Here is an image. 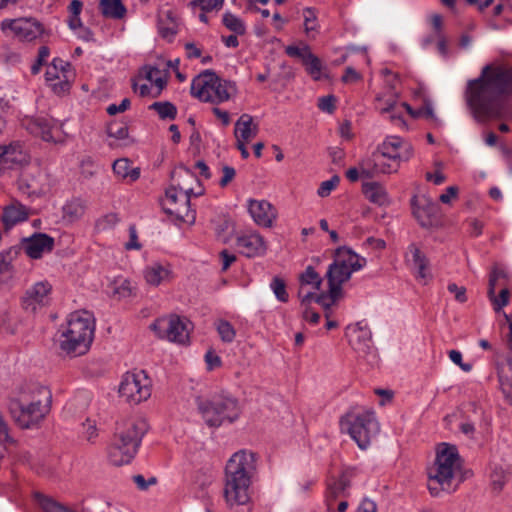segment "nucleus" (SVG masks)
Listing matches in <instances>:
<instances>
[{
	"mask_svg": "<svg viewBox=\"0 0 512 512\" xmlns=\"http://www.w3.org/2000/svg\"><path fill=\"white\" fill-rule=\"evenodd\" d=\"M512 94V69L486 65L478 78L467 82L464 99L472 117L480 123L507 116L506 98Z\"/></svg>",
	"mask_w": 512,
	"mask_h": 512,
	"instance_id": "f257e3e1",
	"label": "nucleus"
},
{
	"mask_svg": "<svg viewBox=\"0 0 512 512\" xmlns=\"http://www.w3.org/2000/svg\"><path fill=\"white\" fill-rule=\"evenodd\" d=\"M52 394L38 383L27 384L18 395L9 402V411L13 421L22 429H32L49 414Z\"/></svg>",
	"mask_w": 512,
	"mask_h": 512,
	"instance_id": "f03ea898",
	"label": "nucleus"
},
{
	"mask_svg": "<svg viewBox=\"0 0 512 512\" xmlns=\"http://www.w3.org/2000/svg\"><path fill=\"white\" fill-rule=\"evenodd\" d=\"M256 472V455L248 450L235 452L227 461L224 473V498L229 507L250 501V486Z\"/></svg>",
	"mask_w": 512,
	"mask_h": 512,
	"instance_id": "7ed1b4c3",
	"label": "nucleus"
},
{
	"mask_svg": "<svg viewBox=\"0 0 512 512\" xmlns=\"http://www.w3.org/2000/svg\"><path fill=\"white\" fill-rule=\"evenodd\" d=\"M462 461L456 446L441 443L436 449V457L428 468V489L433 496L442 492H455L463 481Z\"/></svg>",
	"mask_w": 512,
	"mask_h": 512,
	"instance_id": "20e7f679",
	"label": "nucleus"
},
{
	"mask_svg": "<svg viewBox=\"0 0 512 512\" xmlns=\"http://www.w3.org/2000/svg\"><path fill=\"white\" fill-rule=\"evenodd\" d=\"M94 331V319L89 312L71 313L60 334V349L71 357L86 354L92 344Z\"/></svg>",
	"mask_w": 512,
	"mask_h": 512,
	"instance_id": "39448f33",
	"label": "nucleus"
},
{
	"mask_svg": "<svg viewBox=\"0 0 512 512\" xmlns=\"http://www.w3.org/2000/svg\"><path fill=\"white\" fill-rule=\"evenodd\" d=\"M146 431L147 423L144 420L129 419L122 422L108 447L109 461L115 466L130 463Z\"/></svg>",
	"mask_w": 512,
	"mask_h": 512,
	"instance_id": "423d86ee",
	"label": "nucleus"
},
{
	"mask_svg": "<svg viewBox=\"0 0 512 512\" xmlns=\"http://www.w3.org/2000/svg\"><path fill=\"white\" fill-rule=\"evenodd\" d=\"M196 404L202 419L210 427L233 423L240 415L238 401L227 394L197 397Z\"/></svg>",
	"mask_w": 512,
	"mask_h": 512,
	"instance_id": "0eeeda50",
	"label": "nucleus"
},
{
	"mask_svg": "<svg viewBox=\"0 0 512 512\" xmlns=\"http://www.w3.org/2000/svg\"><path fill=\"white\" fill-rule=\"evenodd\" d=\"M236 93L235 83L221 79L211 70L200 73L191 83V95L202 102L220 104L231 99Z\"/></svg>",
	"mask_w": 512,
	"mask_h": 512,
	"instance_id": "6e6552de",
	"label": "nucleus"
},
{
	"mask_svg": "<svg viewBox=\"0 0 512 512\" xmlns=\"http://www.w3.org/2000/svg\"><path fill=\"white\" fill-rule=\"evenodd\" d=\"M366 259L349 248H338L335 259L328 267L326 277L332 297H341L342 284L348 281L353 272L362 269Z\"/></svg>",
	"mask_w": 512,
	"mask_h": 512,
	"instance_id": "1a4fd4ad",
	"label": "nucleus"
},
{
	"mask_svg": "<svg viewBox=\"0 0 512 512\" xmlns=\"http://www.w3.org/2000/svg\"><path fill=\"white\" fill-rule=\"evenodd\" d=\"M366 259L349 248H338L335 259L328 267L326 277L332 297H341L342 284L348 281L353 272L362 269Z\"/></svg>",
	"mask_w": 512,
	"mask_h": 512,
	"instance_id": "9d476101",
	"label": "nucleus"
},
{
	"mask_svg": "<svg viewBox=\"0 0 512 512\" xmlns=\"http://www.w3.org/2000/svg\"><path fill=\"white\" fill-rule=\"evenodd\" d=\"M342 432H346L360 449H366L379 433L375 413L370 410L349 411L340 420Z\"/></svg>",
	"mask_w": 512,
	"mask_h": 512,
	"instance_id": "9b49d317",
	"label": "nucleus"
},
{
	"mask_svg": "<svg viewBox=\"0 0 512 512\" xmlns=\"http://www.w3.org/2000/svg\"><path fill=\"white\" fill-rule=\"evenodd\" d=\"M179 190L172 187L166 191L165 198L162 201L164 211L176 219L185 222L193 223L195 220V212L190 209L191 195L199 196L202 194V189L194 191L191 187H186L181 184Z\"/></svg>",
	"mask_w": 512,
	"mask_h": 512,
	"instance_id": "f8f14e48",
	"label": "nucleus"
},
{
	"mask_svg": "<svg viewBox=\"0 0 512 512\" xmlns=\"http://www.w3.org/2000/svg\"><path fill=\"white\" fill-rule=\"evenodd\" d=\"M151 386V380L144 371H131L123 376L119 394L127 402L139 404L151 396Z\"/></svg>",
	"mask_w": 512,
	"mask_h": 512,
	"instance_id": "ddd939ff",
	"label": "nucleus"
},
{
	"mask_svg": "<svg viewBox=\"0 0 512 512\" xmlns=\"http://www.w3.org/2000/svg\"><path fill=\"white\" fill-rule=\"evenodd\" d=\"M151 328L161 339L178 344H187L191 330V323L176 315L157 319Z\"/></svg>",
	"mask_w": 512,
	"mask_h": 512,
	"instance_id": "4468645a",
	"label": "nucleus"
},
{
	"mask_svg": "<svg viewBox=\"0 0 512 512\" xmlns=\"http://www.w3.org/2000/svg\"><path fill=\"white\" fill-rule=\"evenodd\" d=\"M1 30H10L14 37L25 42H32L47 33L44 25L34 17L5 19L1 22Z\"/></svg>",
	"mask_w": 512,
	"mask_h": 512,
	"instance_id": "2eb2a0df",
	"label": "nucleus"
},
{
	"mask_svg": "<svg viewBox=\"0 0 512 512\" xmlns=\"http://www.w3.org/2000/svg\"><path fill=\"white\" fill-rule=\"evenodd\" d=\"M75 73L67 61L54 58L47 66L45 80L55 94H64L69 91Z\"/></svg>",
	"mask_w": 512,
	"mask_h": 512,
	"instance_id": "dca6fc26",
	"label": "nucleus"
},
{
	"mask_svg": "<svg viewBox=\"0 0 512 512\" xmlns=\"http://www.w3.org/2000/svg\"><path fill=\"white\" fill-rule=\"evenodd\" d=\"M363 176L368 178L375 177L379 174H389L398 171L400 164L396 160L386 158L376 152L370 157L363 159L360 163Z\"/></svg>",
	"mask_w": 512,
	"mask_h": 512,
	"instance_id": "f3484780",
	"label": "nucleus"
},
{
	"mask_svg": "<svg viewBox=\"0 0 512 512\" xmlns=\"http://www.w3.org/2000/svg\"><path fill=\"white\" fill-rule=\"evenodd\" d=\"M375 152L386 158L396 160L399 164L408 161L412 156L410 144L397 136L387 137Z\"/></svg>",
	"mask_w": 512,
	"mask_h": 512,
	"instance_id": "a211bd4d",
	"label": "nucleus"
},
{
	"mask_svg": "<svg viewBox=\"0 0 512 512\" xmlns=\"http://www.w3.org/2000/svg\"><path fill=\"white\" fill-rule=\"evenodd\" d=\"M51 285L47 281H41L31 286L23 297V308L30 312L46 306L50 302Z\"/></svg>",
	"mask_w": 512,
	"mask_h": 512,
	"instance_id": "6ab92c4d",
	"label": "nucleus"
},
{
	"mask_svg": "<svg viewBox=\"0 0 512 512\" xmlns=\"http://www.w3.org/2000/svg\"><path fill=\"white\" fill-rule=\"evenodd\" d=\"M248 212L253 221L261 227L270 228L277 218L276 208L267 200H248Z\"/></svg>",
	"mask_w": 512,
	"mask_h": 512,
	"instance_id": "aec40b11",
	"label": "nucleus"
},
{
	"mask_svg": "<svg viewBox=\"0 0 512 512\" xmlns=\"http://www.w3.org/2000/svg\"><path fill=\"white\" fill-rule=\"evenodd\" d=\"M345 335L350 346L357 352L366 353L372 344V333L367 324L358 322L346 327Z\"/></svg>",
	"mask_w": 512,
	"mask_h": 512,
	"instance_id": "412c9836",
	"label": "nucleus"
},
{
	"mask_svg": "<svg viewBox=\"0 0 512 512\" xmlns=\"http://www.w3.org/2000/svg\"><path fill=\"white\" fill-rule=\"evenodd\" d=\"M375 107L381 114L390 113L392 122H403L401 117L403 110L412 113L411 106L405 102H398L393 94L377 96Z\"/></svg>",
	"mask_w": 512,
	"mask_h": 512,
	"instance_id": "4be33fe9",
	"label": "nucleus"
},
{
	"mask_svg": "<svg viewBox=\"0 0 512 512\" xmlns=\"http://www.w3.org/2000/svg\"><path fill=\"white\" fill-rule=\"evenodd\" d=\"M236 247L241 254L247 257L260 256L266 251L264 239L257 232H249L237 236Z\"/></svg>",
	"mask_w": 512,
	"mask_h": 512,
	"instance_id": "5701e85b",
	"label": "nucleus"
},
{
	"mask_svg": "<svg viewBox=\"0 0 512 512\" xmlns=\"http://www.w3.org/2000/svg\"><path fill=\"white\" fill-rule=\"evenodd\" d=\"M28 161V156L19 143L0 146V172L13 169Z\"/></svg>",
	"mask_w": 512,
	"mask_h": 512,
	"instance_id": "b1692460",
	"label": "nucleus"
},
{
	"mask_svg": "<svg viewBox=\"0 0 512 512\" xmlns=\"http://www.w3.org/2000/svg\"><path fill=\"white\" fill-rule=\"evenodd\" d=\"M54 239L44 233H37L24 240L23 248L26 254L33 259L41 258L44 253L52 251Z\"/></svg>",
	"mask_w": 512,
	"mask_h": 512,
	"instance_id": "393cba45",
	"label": "nucleus"
},
{
	"mask_svg": "<svg viewBox=\"0 0 512 512\" xmlns=\"http://www.w3.org/2000/svg\"><path fill=\"white\" fill-rule=\"evenodd\" d=\"M143 276L147 284L159 286L173 279V271L169 264L154 262L146 266L143 271Z\"/></svg>",
	"mask_w": 512,
	"mask_h": 512,
	"instance_id": "a878e982",
	"label": "nucleus"
},
{
	"mask_svg": "<svg viewBox=\"0 0 512 512\" xmlns=\"http://www.w3.org/2000/svg\"><path fill=\"white\" fill-rule=\"evenodd\" d=\"M30 209L17 200H13L3 209L2 222L6 230L11 229L16 224L26 221L29 217Z\"/></svg>",
	"mask_w": 512,
	"mask_h": 512,
	"instance_id": "bb28decb",
	"label": "nucleus"
},
{
	"mask_svg": "<svg viewBox=\"0 0 512 512\" xmlns=\"http://www.w3.org/2000/svg\"><path fill=\"white\" fill-rule=\"evenodd\" d=\"M299 280L301 287L299 289L298 296L302 303H309L315 297V294L312 291H305V286H311L312 290H319L322 278L312 266H308L300 275Z\"/></svg>",
	"mask_w": 512,
	"mask_h": 512,
	"instance_id": "cd10ccee",
	"label": "nucleus"
},
{
	"mask_svg": "<svg viewBox=\"0 0 512 512\" xmlns=\"http://www.w3.org/2000/svg\"><path fill=\"white\" fill-rule=\"evenodd\" d=\"M350 479L344 473L339 479L328 485L326 494V504L329 511H334V504L337 499L346 498L349 495Z\"/></svg>",
	"mask_w": 512,
	"mask_h": 512,
	"instance_id": "c85d7f7f",
	"label": "nucleus"
},
{
	"mask_svg": "<svg viewBox=\"0 0 512 512\" xmlns=\"http://www.w3.org/2000/svg\"><path fill=\"white\" fill-rule=\"evenodd\" d=\"M258 124L254 123L249 114H242L235 123L234 136L236 141L250 142L258 134Z\"/></svg>",
	"mask_w": 512,
	"mask_h": 512,
	"instance_id": "c756f323",
	"label": "nucleus"
},
{
	"mask_svg": "<svg viewBox=\"0 0 512 512\" xmlns=\"http://www.w3.org/2000/svg\"><path fill=\"white\" fill-rule=\"evenodd\" d=\"M146 80L149 84L155 87L153 97H158L167 83V73L154 66L146 65L139 73V81Z\"/></svg>",
	"mask_w": 512,
	"mask_h": 512,
	"instance_id": "7c9ffc66",
	"label": "nucleus"
},
{
	"mask_svg": "<svg viewBox=\"0 0 512 512\" xmlns=\"http://www.w3.org/2000/svg\"><path fill=\"white\" fill-rule=\"evenodd\" d=\"M41 178L43 174L40 171L36 174L24 173L18 180V188L27 196H38L45 191Z\"/></svg>",
	"mask_w": 512,
	"mask_h": 512,
	"instance_id": "2f4dec72",
	"label": "nucleus"
},
{
	"mask_svg": "<svg viewBox=\"0 0 512 512\" xmlns=\"http://www.w3.org/2000/svg\"><path fill=\"white\" fill-rule=\"evenodd\" d=\"M406 258L407 261L412 262L414 267L417 269L418 278L423 280L430 278L428 260L425 254L421 252L420 248L415 243H411L408 246Z\"/></svg>",
	"mask_w": 512,
	"mask_h": 512,
	"instance_id": "473e14b6",
	"label": "nucleus"
},
{
	"mask_svg": "<svg viewBox=\"0 0 512 512\" xmlns=\"http://www.w3.org/2000/svg\"><path fill=\"white\" fill-rule=\"evenodd\" d=\"M223 4L224 0H192L189 7L201 22L207 24L209 22L207 14L218 12L222 9Z\"/></svg>",
	"mask_w": 512,
	"mask_h": 512,
	"instance_id": "72a5a7b5",
	"label": "nucleus"
},
{
	"mask_svg": "<svg viewBox=\"0 0 512 512\" xmlns=\"http://www.w3.org/2000/svg\"><path fill=\"white\" fill-rule=\"evenodd\" d=\"M365 197L372 203L385 206L390 203L388 193L383 185L378 182H367L362 186Z\"/></svg>",
	"mask_w": 512,
	"mask_h": 512,
	"instance_id": "f704fd0d",
	"label": "nucleus"
},
{
	"mask_svg": "<svg viewBox=\"0 0 512 512\" xmlns=\"http://www.w3.org/2000/svg\"><path fill=\"white\" fill-rule=\"evenodd\" d=\"M86 203L80 198H73L63 206V219L68 222H75L81 219L86 211Z\"/></svg>",
	"mask_w": 512,
	"mask_h": 512,
	"instance_id": "c9c22d12",
	"label": "nucleus"
},
{
	"mask_svg": "<svg viewBox=\"0 0 512 512\" xmlns=\"http://www.w3.org/2000/svg\"><path fill=\"white\" fill-rule=\"evenodd\" d=\"M99 10L104 17L116 20L124 18L126 14L121 0H100Z\"/></svg>",
	"mask_w": 512,
	"mask_h": 512,
	"instance_id": "e433bc0d",
	"label": "nucleus"
},
{
	"mask_svg": "<svg viewBox=\"0 0 512 512\" xmlns=\"http://www.w3.org/2000/svg\"><path fill=\"white\" fill-rule=\"evenodd\" d=\"M413 213L421 226L430 227L436 220L437 206L427 202L423 205L416 206Z\"/></svg>",
	"mask_w": 512,
	"mask_h": 512,
	"instance_id": "4c0bfd02",
	"label": "nucleus"
},
{
	"mask_svg": "<svg viewBox=\"0 0 512 512\" xmlns=\"http://www.w3.org/2000/svg\"><path fill=\"white\" fill-rule=\"evenodd\" d=\"M114 173L122 179H128L133 182L140 177V169L131 167V162L127 158L117 159L113 163Z\"/></svg>",
	"mask_w": 512,
	"mask_h": 512,
	"instance_id": "58836bf2",
	"label": "nucleus"
},
{
	"mask_svg": "<svg viewBox=\"0 0 512 512\" xmlns=\"http://www.w3.org/2000/svg\"><path fill=\"white\" fill-rule=\"evenodd\" d=\"M28 129L32 134L41 137L44 141L53 140L52 126L49 120L45 118L31 120L28 124Z\"/></svg>",
	"mask_w": 512,
	"mask_h": 512,
	"instance_id": "ea45409f",
	"label": "nucleus"
},
{
	"mask_svg": "<svg viewBox=\"0 0 512 512\" xmlns=\"http://www.w3.org/2000/svg\"><path fill=\"white\" fill-rule=\"evenodd\" d=\"M498 378L503 393L512 398V359H508L505 365L498 367Z\"/></svg>",
	"mask_w": 512,
	"mask_h": 512,
	"instance_id": "a19ab883",
	"label": "nucleus"
},
{
	"mask_svg": "<svg viewBox=\"0 0 512 512\" xmlns=\"http://www.w3.org/2000/svg\"><path fill=\"white\" fill-rule=\"evenodd\" d=\"M110 293L117 299H125L132 295V286L128 279L118 277L109 284Z\"/></svg>",
	"mask_w": 512,
	"mask_h": 512,
	"instance_id": "79ce46f5",
	"label": "nucleus"
},
{
	"mask_svg": "<svg viewBox=\"0 0 512 512\" xmlns=\"http://www.w3.org/2000/svg\"><path fill=\"white\" fill-rule=\"evenodd\" d=\"M223 25L236 35H243L246 32L244 21L231 12H225L222 18Z\"/></svg>",
	"mask_w": 512,
	"mask_h": 512,
	"instance_id": "37998d69",
	"label": "nucleus"
},
{
	"mask_svg": "<svg viewBox=\"0 0 512 512\" xmlns=\"http://www.w3.org/2000/svg\"><path fill=\"white\" fill-rule=\"evenodd\" d=\"M409 114L415 118H417V117L425 118L436 125L440 124V120L434 112L432 102L428 99L424 100L422 107H420L416 111H414L412 109V113H409Z\"/></svg>",
	"mask_w": 512,
	"mask_h": 512,
	"instance_id": "c03bdc74",
	"label": "nucleus"
},
{
	"mask_svg": "<svg viewBox=\"0 0 512 512\" xmlns=\"http://www.w3.org/2000/svg\"><path fill=\"white\" fill-rule=\"evenodd\" d=\"M107 133L110 138L115 141H122L120 145H126L128 143V127L121 123H110L107 127Z\"/></svg>",
	"mask_w": 512,
	"mask_h": 512,
	"instance_id": "a18cd8bd",
	"label": "nucleus"
},
{
	"mask_svg": "<svg viewBox=\"0 0 512 512\" xmlns=\"http://www.w3.org/2000/svg\"><path fill=\"white\" fill-rule=\"evenodd\" d=\"M149 109L155 110L161 119H174L177 114L176 107L170 102H154Z\"/></svg>",
	"mask_w": 512,
	"mask_h": 512,
	"instance_id": "49530a36",
	"label": "nucleus"
},
{
	"mask_svg": "<svg viewBox=\"0 0 512 512\" xmlns=\"http://www.w3.org/2000/svg\"><path fill=\"white\" fill-rule=\"evenodd\" d=\"M216 330L223 342L231 343L236 336V331L232 324L226 320L216 322Z\"/></svg>",
	"mask_w": 512,
	"mask_h": 512,
	"instance_id": "de8ad7c7",
	"label": "nucleus"
},
{
	"mask_svg": "<svg viewBox=\"0 0 512 512\" xmlns=\"http://www.w3.org/2000/svg\"><path fill=\"white\" fill-rule=\"evenodd\" d=\"M285 52L290 57L300 59L303 64L312 54L310 47L304 43L301 45H289L285 48Z\"/></svg>",
	"mask_w": 512,
	"mask_h": 512,
	"instance_id": "09e8293b",
	"label": "nucleus"
},
{
	"mask_svg": "<svg viewBox=\"0 0 512 512\" xmlns=\"http://www.w3.org/2000/svg\"><path fill=\"white\" fill-rule=\"evenodd\" d=\"M303 65L305 66L307 73L314 80H319L321 78L322 63L316 55L312 53L311 56L306 60V62Z\"/></svg>",
	"mask_w": 512,
	"mask_h": 512,
	"instance_id": "8fccbe9b",
	"label": "nucleus"
},
{
	"mask_svg": "<svg viewBox=\"0 0 512 512\" xmlns=\"http://www.w3.org/2000/svg\"><path fill=\"white\" fill-rule=\"evenodd\" d=\"M270 288L280 302L286 303L288 301L289 295L286 290V283L282 278L274 277L270 283Z\"/></svg>",
	"mask_w": 512,
	"mask_h": 512,
	"instance_id": "3c124183",
	"label": "nucleus"
},
{
	"mask_svg": "<svg viewBox=\"0 0 512 512\" xmlns=\"http://www.w3.org/2000/svg\"><path fill=\"white\" fill-rule=\"evenodd\" d=\"M508 480V474L501 467H495L491 473V483L495 491H501Z\"/></svg>",
	"mask_w": 512,
	"mask_h": 512,
	"instance_id": "603ef678",
	"label": "nucleus"
},
{
	"mask_svg": "<svg viewBox=\"0 0 512 512\" xmlns=\"http://www.w3.org/2000/svg\"><path fill=\"white\" fill-rule=\"evenodd\" d=\"M40 505L44 512H72L63 505L55 502L54 500L46 497L40 498Z\"/></svg>",
	"mask_w": 512,
	"mask_h": 512,
	"instance_id": "864d4df0",
	"label": "nucleus"
},
{
	"mask_svg": "<svg viewBox=\"0 0 512 512\" xmlns=\"http://www.w3.org/2000/svg\"><path fill=\"white\" fill-rule=\"evenodd\" d=\"M510 292L507 288L501 289L499 296L494 294L493 299H489L492 302L494 310L496 312L500 311L503 307L507 306L509 303Z\"/></svg>",
	"mask_w": 512,
	"mask_h": 512,
	"instance_id": "5fc2aeb1",
	"label": "nucleus"
},
{
	"mask_svg": "<svg viewBox=\"0 0 512 512\" xmlns=\"http://www.w3.org/2000/svg\"><path fill=\"white\" fill-rule=\"evenodd\" d=\"M338 183H339V178L337 176H334L329 180L323 181L318 188V191H317L318 195L320 197L328 196L331 193V191L336 188Z\"/></svg>",
	"mask_w": 512,
	"mask_h": 512,
	"instance_id": "6e6d98bb",
	"label": "nucleus"
},
{
	"mask_svg": "<svg viewBox=\"0 0 512 512\" xmlns=\"http://www.w3.org/2000/svg\"><path fill=\"white\" fill-rule=\"evenodd\" d=\"M504 276L505 275H504L503 270L498 269V268L493 269V271L490 275L489 284H488V293L487 294H488L489 299L494 298L496 283L501 277H504Z\"/></svg>",
	"mask_w": 512,
	"mask_h": 512,
	"instance_id": "4d7b16f0",
	"label": "nucleus"
},
{
	"mask_svg": "<svg viewBox=\"0 0 512 512\" xmlns=\"http://www.w3.org/2000/svg\"><path fill=\"white\" fill-rule=\"evenodd\" d=\"M336 99L332 95L323 96L318 100V108L327 113H333L335 110Z\"/></svg>",
	"mask_w": 512,
	"mask_h": 512,
	"instance_id": "13d9d810",
	"label": "nucleus"
},
{
	"mask_svg": "<svg viewBox=\"0 0 512 512\" xmlns=\"http://www.w3.org/2000/svg\"><path fill=\"white\" fill-rule=\"evenodd\" d=\"M83 436L89 442L94 441V439L98 436L94 421L87 419L86 422L83 423Z\"/></svg>",
	"mask_w": 512,
	"mask_h": 512,
	"instance_id": "bf43d9fd",
	"label": "nucleus"
},
{
	"mask_svg": "<svg viewBox=\"0 0 512 512\" xmlns=\"http://www.w3.org/2000/svg\"><path fill=\"white\" fill-rule=\"evenodd\" d=\"M449 358L454 364L458 365L463 371L469 372L472 370L471 363H464L462 361V354L460 351H458V350L449 351Z\"/></svg>",
	"mask_w": 512,
	"mask_h": 512,
	"instance_id": "052dcab7",
	"label": "nucleus"
},
{
	"mask_svg": "<svg viewBox=\"0 0 512 512\" xmlns=\"http://www.w3.org/2000/svg\"><path fill=\"white\" fill-rule=\"evenodd\" d=\"M447 289L450 293H453L455 296V299L460 302L464 303L467 301L466 296V288L463 286H458L456 283H449L447 286Z\"/></svg>",
	"mask_w": 512,
	"mask_h": 512,
	"instance_id": "680f3d73",
	"label": "nucleus"
},
{
	"mask_svg": "<svg viewBox=\"0 0 512 512\" xmlns=\"http://www.w3.org/2000/svg\"><path fill=\"white\" fill-rule=\"evenodd\" d=\"M205 362L207 364L208 370L219 368L222 364L221 358L211 350L205 354Z\"/></svg>",
	"mask_w": 512,
	"mask_h": 512,
	"instance_id": "e2e57ef3",
	"label": "nucleus"
},
{
	"mask_svg": "<svg viewBox=\"0 0 512 512\" xmlns=\"http://www.w3.org/2000/svg\"><path fill=\"white\" fill-rule=\"evenodd\" d=\"M119 221L118 217L114 213H110L102 217L97 222V227L99 229H108L113 227Z\"/></svg>",
	"mask_w": 512,
	"mask_h": 512,
	"instance_id": "0e129e2a",
	"label": "nucleus"
},
{
	"mask_svg": "<svg viewBox=\"0 0 512 512\" xmlns=\"http://www.w3.org/2000/svg\"><path fill=\"white\" fill-rule=\"evenodd\" d=\"M222 174L219 185L221 187H226L234 179L236 171L233 167L226 165L222 168Z\"/></svg>",
	"mask_w": 512,
	"mask_h": 512,
	"instance_id": "69168bd1",
	"label": "nucleus"
},
{
	"mask_svg": "<svg viewBox=\"0 0 512 512\" xmlns=\"http://www.w3.org/2000/svg\"><path fill=\"white\" fill-rule=\"evenodd\" d=\"M340 297H332L330 290L328 294H320L315 297V301L328 310Z\"/></svg>",
	"mask_w": 512,
	"mask_h": 512,
	"instance_id": "338daca9",
	"label": "nucleus"
},
{
	"mask_svg": "<svg viewBox=\"0 0 512 512\" xmlns=\"http://www.w3.org/2000/svg\"><path fill=\"white\" fill-rule=\"evenodd\" d=\"M130 107V100L128 98H124L119 105L110 104L106 111L109 115L113 116L117 113H122L126 111Z\"/></svg>",
	"mask_w": 512,
	"mask_h": 512,
	"instance_id": "774afa93",
	"label": "nucleus"
}]
</instances>
